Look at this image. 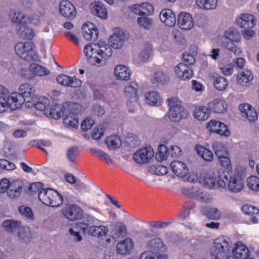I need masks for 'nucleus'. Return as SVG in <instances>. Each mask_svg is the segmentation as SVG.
Masks as SVG:
<instances>
[{"label":"nucleus","instance_id":"24","mask_svg":"<svg viewBox=\"0 0 259 259\" xmlns=\"http://www.w3.org/2000/svg\"><path fill=\"white\" fill-rule=\"evenodd\" d=\"M232 253L233 256L237 259H248L250 255L248 249L244 244L239 241L236 242Z\"/></svg>","mask_w":259,"mask_h":259},{"label":"nucleus","instance_id":"53","mask_svg":"<svg viewBox=\"0 0 259 259\" xmlns=\"http://www.w3.org/2000/svg\"><path fill=\"white\" fill-rule=\"evenodd\" d=\"M216 181L218 182V178L214 177V175L213 172L207 174L204 178L205 186L209 188H212L214 187Z\"/></svg>","mask_w":259,"mask_h":259},{"label":"nucleus","instance_id":"11","mask_svg":"<svg viewBox=\"0 0 259 259\" xmlns=\"http://www.w3.org/2000/svg\"><path fill=\"white\" fill-rule=\"evenodd\" d=\"M82 35L88 41H95L98 38L99 32L96 26L92 23L84 24L82 26Z\"/></svg>","mask_w":259,"mask_h":259},{"label":"nucleus","instance_id":"52","mask_svg":"<svg viewBox=\"0 0 259 259\" xmlns=\"http://www.w3.org/2000/svg\"><path fill=\"white\" fill-rule=\"evenodd\" d=\"M228 80L224 77H217L214 81V87L219 91H224L228 86Z\"/></svg>","mask_w":259,"mask_h":259},{"label":"nucleus","instance_id":"41","mask_svg":"<svg viewBox=\"0 0 259 259\" xmlns=\"http://www.w3.org/2000/svg\"><path fill=\"white\" fill-rule=\"evenodd\" d=\"M218 0H196V4L201 9L211 10L217 7Z\"/></svg>","mask_w":259,"mask_h":259},{"label":"nucleus","instance_id":"62","mask_svg":"<svg viewBox=\"0 0 259 259\" xmlns=\"http://www.w3.org/2000/svg\"><path fill=\"white\" fill-rule=\"evenodd\" d=\"M197 25L200 27H204L208 23V20L207 17L202 14H198L195 16Z\"/></svg>","mask_w":259,"mask_h":259},{"label":"nucleus","instance_id":"3","mask_svg":"<svg viewBox=\"0 0 259 259\" xmlns=\"http://www.w3.org/2000/svg\"><path fill=\"white\" fill-rule=\"evenodd\" d=\"M227 183H228V189L231 192H239L243 188V180L239 176H234L232 177L229 172L226 175L225 171L218 175V185L220 187H226Z\"/></svg>","mask_w":259,"mask_h":259},{"label":"nucleus","instance_id":"43","mask_svg":"<svg viewBox=\"0 0 259 259\" xmlns=\"http://www.w3.org/2000/svg\"><path fill=\"white\" fill-rule=\"evenodd\" d=\"M18 34L21 38L29 40L32 39L34 36L33 30L27 26L25 24L20 26Z\"/></svg>","mask_w":259,"mask_h":259},{"label":"nucleus","instance_id":"8","mask_svg":"<svg viewBox=\"0 0 259 259\" xmlns=\"http://www.w3.org/2000/svg\"><path fill=\"white\" fill-rule=\"evenodd\" d=\"M50 70L45 67L36 63H32L29 66V70L22 68L19 74L26 79H33L34 75L42 76L50 74Z\"/></svg>","mask_w":259,"mask_h":259},{"label":"nucleus","instance_id":"49","mask_svg":"<svg viewBox=\"0 0 259 259\" xmlns=\"http://www.w3.org/2000/svg\"><path fill=\"white\" fill-rule=\"evenodd\" d=\"M154 79L159 84H165L169 81L168 76L162 71H158L154 75Z\"/></svg>","mask_w":259,"mask_h":259},{"label":"nucleus","instance_id":"12","mask_svg":"<svg viewBox=\"0 0 259 259\" xmlns=\"http://www.w3.org/2000/svg\"><path fill=\"white\" fill-rule=\"evenodd\" d=\"M237 24L244 29H250L255 25L256 19L249 14H242L236 19Z\"/></svg>","mask_w":259,"mask_h":259},{"label":"nucleus","instance_id":"60","mask_svg":"<svg viewBox=\"0 0 259 259\" xmlns=\"http://www.w3.org/2000/svg\"><path fill=\"white\" fill-rule=\"evenodd\" d=\"M242 211L248 215L257 214L259 213L257 208L249 204H245L241 208Z\"/></svg>","mask_w":259,"mask_h":259},{"label":"nucleus","instance_id":"40","mask_svg":"<svg viewBox=\"0 0 259 259\" xmlns=\"http://www.w3.org/2000/svg\"><path fill=\"white\" fill-rule=\"evenodd\" d=\"M90 151L95 157L99 158L102 160H104L108 164L112 165L113 162L110 156L104 151L95 148H91Z\"/></svg>","mask_w":259,"mask_h":259},{"label":"nucleus","instance_id":"28","mask_svg":"<svg viewBox=\"0 0 259 259\" xmlns=\"http://www.w3.org/2000/svg\"><path fill=\"white\" fill-rule=\"evenodd\" d=\"M53 190L51 188L47 189L42 190L41 192L38 193V199L39 200L44 204L48 205H56L55 202L54 203L52 202L51 203L50 198L51 197H56L57 195L55 192H53Z\"/></svg>","mask_w":259,"mask_h":259},{"label":"nucleus","instance_id":"30","mask_svg":"<svg viewBox=\"0 0 259 259\" xmlns=\"http://www.w3.org/2000/svg\"><path fill=\"white\" fill-rule=\"evenodd\" d=\"M34 101L33 100H31V102H29L31 105H26L28 107L34 106L36 109L41 111L43 110L45 112V110H47V107L50 104L49 100L45 97H39L38 101H37V98L36 96V98H34Z\"/></svg>","mask_w":259,"mask_h":259},{"label":"nucleus","instance_id":"42","mask_svg":"<svg viewBox=\"0 0 259 259\" xmlns=\"http://www.w3.org/2000/svg\"><path fill=\"white\" fill-rule=\"evenodd\" d=\"M195 149L198 154L204 160L206 161H211L212 160L213 154L210 150L200 145H196Z\"/></svg>","mask_w":259,"mask_h":259},{"label":"nucleus","instance_id":"64","mask_svg":"<svg viewBox=\"0 0 259 259\" xmlns=\"http://www.w3.org/2000/svg\"><path fill=\"white\" fill-rule=\"evenodd\" d=\"M208 127L210 132L217 133L220 127H225V124L215 120H211L208 123Z\"/></svg>","mask_w":259,"mask_h":259},{"label":"nucleus","instance_id":"26","mask_svg":"<svg viewBox=\"0 0 259 259\" xmlns=\"http://www.w3.org/2000/svg\"><path fill=\"white\" fill-rule=\"evenodd\" d=\"M92 13L98 17L105 19L107 18L108 12L104 5L99 2H96L91 5Z\"/></svg>","mask_w":259,"mask_h":259},{"label":"nucleus","instance_id":"10","mask_svg":"<svg viewBox=\"0 0 259 259\" xmlns=\"http://www.w3.org/2000/svg\"><path fill=\"white\" fill-rule=\"evenodd\" d=\"M154 152L150 147L141 148L133 155L134 161L139 164L146 163L154 156Z\"/></svg>","mask_w":259,"mask_h":259},{"label":"nucleus","instance_id":"44","mask_svg":"<svg viewBox=\"0 0 259 259\" xmlns=\"http://www.w3.org/2000/svg\"><path fill=\"white\" fill-rule=\"evenodd\" d=\"M203 212L206 217L211 220H218L221 216V211L218 209L212 207L203 208Z\"/></svg>","mask_w":259,"mask_h":259},{"label":"nucleus","instance_id":"34","mask_svg":"<svg viewBox=\"0 0 259 259\" xmlns=\"http://www.w3.org/2000/svg\"><path fill=\"white\" fill-rule=\"evenodd\" d=\"M164 244L162 240L159 238H155L147 241L146 247L148 251L152 252H159L163 247Z\"/></svg>","mask_w":259,"mask_h":259},{"label":"nucleus","instance_id":"20","mask_svg":"<svg viewBox=\"0 0 259 259\" xmlns=\"http://www.w3.org/2000/svg\"><path fill=\"white\" fill-rule=\"evenodd\" d=\"M159 18L161 22L169 27H172L176 24V15L170 9L162 10L159 15Z\"/></svg>","mask_w":259,"mask_h":259},{"label":"nucleus","instance_id":"50","mask_svg":"<svg viewBox=\"0 0 259 259\" xmlns=\"http://www.w3.org/2000/svg\"><path fill=\"white\" fill-rule=\"evenodd\" d=\"M218 159L221 165L226 169L225 170L219 171L218 175L223 171H225L226 174L227 175V172H229L232 169L229 155L220 157L218 158Z\"/></svg>","mask_w":259,"mask_h":259},{"label":"nucleus","instance_id":"22","mask_svg":"<svg viewBox=\"0 0 259 259\" xmlns=\"http://www.w3.org/2000/svg\"><path fill=\"white\" fill-rule=\"evenodd\" d=\"M139 88L138 84L135 82H132L130 84L125 87V95L130 103L135 102L137 101Z\"/></svg>","mask_w":259,"mask_h":259},{"label":"nucleus","instance_id":"59","mask_svg":"<svg viewBox=\"0 0 259 259\" xmlns=\"http://www.w3.org/2000/svg\"><path fill=\"white\" fill-rule=\"evenodd\" d=\"M48 17L45 14H33L30 18L29 21L31 24L37 25L40 23L41 20L46 21Z\"/></svg>","mask_w":259,"mask_h":259},{"label":"nucleus","instance_id":"19","mask_svg":"<svg viewBox=\"0 0 259 259\" xmlns=\"http://www.w3.org/2000/svg\"><path fill=\"white\" fill-rule=\"evenodd\" d=\"M238 108L242 116L246 117L249 121H254L257 119V113L249 104H242L240 105Z\"/></svg>","mask_w":259,"mask_h":259},{"label":"nucleus","instance_id":"63","mask_svg":"<svg viewBox=\"0 0 259 259\" xmlns=\"http://www.w3.org/2000/svg\"><path fill=\"white\" fill-rule=\"evenodd\" d=\"M189 197L192 198H195L201 202L209 203L210 199L208 198H205L202 196V193H200L199 191H195L191 192Z\"/></svg>","mask_w":259,"mask_h":259},{"label":"nucleus","instance_id":"56","mask_svg":"<svg viewBox=\"0 0 259 259\" xmlns=\"http://www.w3.org/2000/svg\"><path fill=\"white\" fill-rule=\"evenodd\" d=\"M152 52V46L150 44L146 45L139 53V57L142 61H145L149 58Z\"/></svg>","mask_w":259,"mask_h":259},{"label":"nucleus","instance_id":"45","mask_svg":"<svg viewBox=\"0 0 259 259\" xmlns=\"http://www.w3.org/2000/svg\"><path fill=\"white\" fill-rule=\"evenodd\" d=\"M106 144L109 149H116L121 146L122 142L118 136L112 135L107 138Z\"/></svg>","mask_w":259,"mask_h":259},{"label":"nucleus","instance_id":"39","mask_svg":"<svg viewBox=\"0 0 259 259\" xmlns=\"http://www.w3.org/2000/svg\"><path fill=\"white\" fill-rule=\"evenodd\" d=\"M146 102L150 105L158 106L161 104V100L156 92H150L145 95Z\"/></svg>","mask_w":259,"mask_h":259},{"label":"nucleus","instance_id":"13","mask_svg":"<svg viewBox=\"0 0 259 259\" xmlns=\"http://www.w3.org/2000/svg\"><path fill=\"white\" fill-rule=\"evenodd\" d=\"M66 107H69V105L67 103L64 104H57L52 106L49 109L45 110V115L47 117L50 118L58 119L60 118L62 116L64 115L66 111Z\"/></svg>","mask_w":259,"mask_h":259},{"label":"nucleus","instance_id":"15","mask_svg":"<svg viewBox=\"0 0 259 259\" xmlns=\"http://www.w3.org/2000/svg\"><path fill=\"white\" fill-rule=\"evenodd\" d=\"M177 76L182 80H189L193 76V71L184 63H179L175 68Z\"/></svg>","mask_w":259,"mask_h":259},{"label":"nucleus","instance_id":"36","mask_svg":"<svg viewBox=\"0 0 259 259\" xmlns=\"http://www.w3.org/2000/svg\"><path fill=\"white\" fill-rule=\"evenodd\" d=\"M108 232V229L104 226H90L87 230V233L89 235L94 237L103 236L107 235Z\"/></svg>","mask_w":259,"mask_h":259},{"label":"nucleus","instance_id":"4","mask_svg":"<svg viewBox=\"0 0 259 259\" xmlns=\"http://www.w3.org/2000/svg\"><path fill=\"white\" fill-rule=\"evenodd\" d=\"M169 110L167 115L172 122H178L182 119H185L189 115L188 111L182 105L179 104L176 99H167Z\"/></svg>","mask_w":259,"mask_h":259},{"label":"nucleus","instance_id":"14","mask_svg":"<svg viewBox=\"0 0 259 259\" xmlns=\"http://www.w3.org/2000/svg\"><path fill=\"white\" fill-rule=\"evenodd\" d=\"M64 215L70 221L78 220L82 217V210L76 205H67L63 209Z\"/></svg>","mask_w":259,"mask_h":259},{"label":"nucleus","instance_id":"16","mask_svg":"<svg viewBox=\"0 0 259 259\" xmlns=\"http://www.w3.org/2000/svg\"><path fill=\"white\" fill-rule=\"evenodd\" d=\"M57 82L65 86L72 88H78L81 86L82 81L74 77H70L67 75L62 74L57 76Z\"/></svg>","mask_w":259,"mask_h":259},{"label":"nucleus","instance_id":"7","mask_svg":"<svg viewBox=\"0 0 259 259\" xmlns=\"http://www.w3.org/2000/svg\"><path fill=\"white\" fill-rule=\"evenodd\" d=\"M34 45L31 42H18L15 47L16 54L28 62L35 60L37 56L34 50Z\"/></svg>","mask_w":259,"mask_h":259},{"label":"nucleus","instance_id":"9","mask_svg":"<svg viewBox=\"0 0 259 259\" xmlns=\"http://www.w3.org/2000/svg\"><path fill=\"white\" fill-rule=\"evenodd\" d=\"M59 13L64 18L72 20L76 15L75 6L69 1L63 0L59 4Z\"/></svg>","mask_w":259,"mask_h":259},{"label":"nucleus","instance_id":"51","mask_svg":"<svg viewBox=\"0 0 259 259\" xmlns=\"http://www.w3.org/2000/svg\"><path fill=\"white\" fill-rule=\"evenodd\" d=\"M168 150L164 145H160L158 148V152L156 153L155 158L158 161L166 159L168 155Z\"/></svg>","mask_w":259,"mask_h":259},{"label":"nucleus","instance_id":"2","mask_svg":"<svg viewBox=\"0 0 259 259\" xmlns=\"http://www.w3.org/2000/svg\"><path fill=\"white\" fill-rule=\"evenodd\" d=\"M12 101L14 100L15 106H13L14 108H20L23 104L26 102V104H29L31 102V100L34 101V98H36L35 95V90L33 87L28 84L24 83L19 86L18 92H14L12 94Z\"/></svg>","mask_w":259,"mask_h":259},{"label":"nucleus","instance_id":"38","mask_svg":"<svg viewBox=\"0 0 259 259\" xmlns=\"http://www.w3.org/2000/svg\"><path fill=\"white\" fill-rule=\"evenodd\" d=\"M14 100L12 101V95L11 97H5V96H0V112L5 111L8 108L11 110H16L17 108H13L16 104Z\"/></svg>","mask_w":259,"mask_h":259},{"label":"nucleus","instance_id":"21","mask_svg":"<svg viewBox=\"0 0 259 259\" xmlns=\"http://www.w3.org/2000/svg\"><path fill=\"white\" fill-rule=\"evenodd\" d=\"M23 184L22 181L16 180L12 182L7 191V194L11 199L18 198L22 191Z\"/></svg>","mask_w":259,"mask_h":259},{"label":"nucleus","instance_id":"25","mask_svg":"<svg viewBox=\"0 0 259 259\" xmlns=\"http://www.w3.org/2000/svg\"><path fill=\"white\" fill-rule=\"evenodd\" d=\"M226 102L222 99L217 98L208 104V107L211 111L217 113H223L227 109Z\"/></svg>","mask_w":259,"mask_h":259},{"label":"nucleus","instance_id":"31","mask_svg":"<svg viewBox=\"0 0 259 259\" xmlns=\"http://www.w3.org/2000/svg\"><path fill=\"white\" fill-rule=\"evenodd\" d=\"M96 219L88 214H85L82 219V222H77L76 225L84 233H86L90 226H93Z\"/></svg>","mask_w":259,"mask_h":259},{"label":"nucleus","instance_id":"5","mask_svg":"<svg viewBox=\"0 0 259 259\" xmlns=\"http://www.w3.org/2000/svg\"><path fill=\"white\" fill-rule=\"evenodd\" d=\"M229 241V238L223 236L216 238L210 250L211 258L224 259L231 247Z\"/></svg>","mask_w":259,"mask_h":259},{"label":"nucleus","instance_id":"58","mask_svg":"<svg viewBox=\"0 0 259 259\" xmlns=\"http://www.w3.org/2000/svg\"><path fill=\"white\" fill-rule=\"evenodd\" d=\"M12 21L13 22L19 24L20 26H21L25 24V16L22 13H20L19 12H15L12 18Z\"/></svg>","mask_w":259,"mask_h":259},{"label":"nucleus","instance_id":"33","mask_svg":"<svg viewBox=\"0 0 259 259\" xmlns=\"http://www.w3.org/2000/svg\"><path fill=\"white\" fill-rule=\"evenodd\" d=\"M253 78V74L248 70H245L239 73L237 77L238 83L243 86H247L249 84Z\"/></svg>","mask_w":259,"mask_h":259},{"label":"nucleus","instance_id":"23","mask_svg":"<svg viewBox=\"0 0 259 259\" xmlns=\"http://www.w3.org/2000/svg\"><path fill=\"white\" fill-rule=\"evenodd\" d=\"M170 167L174 174L180 178H184L189 172L187 165L180 161H174L170 163Z\"/></svg>","mask_w":259,"mask_h":259},{"label":"nucleus","instance_id":"46","mask_svg":"<svg viewBox=\"0 0 259 259\" xmlns=\"http://www.w3.org/2000/svg\"><path fill=\"white\" fill-rule=\"evenodd\" d=\"M224 37L231 41L239 42L241 39V35L238 30L234 28H230L224 33Z\"/></svg>","mask_w":259,"mask_h":259},{"label":"nucleus","instance_id":"32","mask_svg":"<svg viewBox=\"0 0 259 259\" xmlns=\"http://www.w3.org/2000/svg\"><path fill=\"white\" fill-rule=\"evenodd\" d=\"M2 226L7 232L13 233L19 229L22 226V223L20 221L7 219L3 222Z\"/></svg>","mask_w":259,"mask_h":259},{"label":"nucleus","instance_id":"6","mask_svg":"<svg viewBox=\"0 0 259 259\" xmlns=\"http://www.w3.org/2000/svg\"><path fill=\"white\" fill-rule=\"evenodd\" d=\"M82 106L77 103L69 105L67 110L65 113V117L63 122L65 126L68 128H77L79 125L77 115L81 113Z\"/></svg>","mask_w":259,"mask_h":259},{"label":"nucleus","instance_id":"54","mask_svg":"<svg viewBox=\"0 0 259 259\" xmlns=\"http://www.w3.org/2000/svg\"><path fill=\"white\" fill-rule=\"evenodd\" d=\"M248 187L254 191H259V178L256 176H251L247 179Z\"/></svg>","mask_w":259,"mask_h":259},{"label":"nucleus","instance_id":"35","mask_svg":"<svg viewBox=\"0 0 259 259\" xmlns=\"http://www.w3.org/2000/svg\"><path fill=\"white\" fill-rule=\"evenodd\" d=\"M126 226L121 222L116 224L115 228L111 231L112 237L117 240L120 238H123L126 235Z\"/></svg>","mask_w":259,"mask_h":259},{"label":"nucleus","instance_id":"47","mask_svg":"<svg viewBox=\"0 0 259 259\" xmlns=\"http://www.w3.org/2000/svg\"><path fill=\"white\" fill-rule=\"evenodd\" d=\"M212 147L218 158L223 156H229L226 147L222 143L218 141L214 142L212 143Z\"/></svg>","mask_w":259,"mask_h":259},{"label":"nucleus","instance_id":"48","mask_svg":"<svg viewBox=\"0 0 259 259\" xmlns=\"http://www.w3.org/2000/svg\"><path fill=\"white\" fill-rule=\"evenodd\" d=\"M166 254L160 253V252L146 251L140 254L139 259H167Z\"/></svg>","mask_w":259,"mask_h":259},{"label":"nucleus","instance_id":"17","mask_svg":"<svg viewBox=\"0 0 259 259\" xmlns=\"http://www.w3.org/2000/svg\"><path fill=\"white\" fill-rule=\"evenodd\" d=\"M134 249V243L130 238H126L116 245L117 252L123 255L129 254Z\"/></svg>","mask_w":259,"mask_h":259},{"label":"nucleus","instance_id":"27","mask_svg":"<svg viewBox=\"0 0 259 259\" xmlns=\"http://www.w3.org/2000/svg\"><path fill=\"white\" fill-rule=\"evenodd\" d=\"M18 239L21 243L28 244L32 239V234L29 228L25 226H21L18 230L17 233Z\"/></svg>","mask_w":259,"mask_h":259},{"label":"nucleus","instance_id":"57","mask_svg":"<svg viewBox=\"0 0 259 259\" xmlns=\"http://www.w3.org/2000/svg\"><path fill=\"white\" fill-rule=\"evenodd\" d=\"M137 22L141 27L149 29L152 26L153 20L146 17H141L138 18Z\"/></svg>","mask_w":259,"mask_h":259},{"label":"nucleus","instance_id":"18","mask_svg":"<svg viewBox=\"0 0 259 259\" xmlns=\"http://www.w3.org/2000/svg\"><path fill=\"white\" fill-rule=\"evenodd\" d=\"M178 24L182 29H190L194 25L192 17L189 13L182 12L178 16Z\"/></svg>","mask_w":259,"mask_h":259},{"label":"nucleus","instance_id":"37","mask_svg":"<svg viewBox=\"0 0 259 259\" xmlns=\"http://www.w3.org/2000/svg\"><path fill=\"white\" fill-rule=\"evenodd\" d=\"M210 109L205 106H198L194 111V116L199 120H205L210 115Z\"/></svg>","mask_w":259,"mask_h":259},{"label":"nucleus","instance_id":"29","mask_svg":"<svg viewBox=\"0 0 259 259\" xmlns=\"http://www.w3.org/2000/svg\"><path fill=\"white\" fill-rule=\"evenodd\" d=\"M131 73L130 70L126 66L122 65H117L115 68V75L119 80H127L130 79Z\"/></svg>","mask_w":259,"mask_h":259},{"label":"nucleus","instance_id":"1","mask_svg":"<svg viewBox=\"0 0 259 259\" xmlns=\"http://www.w3.org/2000/svg\"><path fill=\"white\" fill-rule=\"evenodd\" d=\"M126 38V33L122 29L115 28L109 38L108 42L110 46L105 42L87 45L84 47L83 52L88 61L92 65L103 66L112 54L111 47L115 49L121 48Z\"/></svg>","mask_w":259,"mask_h":259},{"label":"nucleus","instance_id":"61","mask_svg":"<svg viewBox=\"0 0 259 259\" xmlns=\"http://www.w3.org/2000/svg\"><path fill=\"white\" fill-rule=\"evenodd\" d=\"M0 168L6 170H12L16 168L15 165L6 159H0Z\"/></svg>","mask_w":259,"mask_h":259},{"label":"nucleus","instance_id":"55","mask_svg":"<svg viewBox=\"0 0 259 259\" xmlns=\"http://www.w3.org/2000/svg\"><path fill=\"white\" fill-rule=\"evenodd\" d=\"M44 184L41 182H35L31 184L28 188V193L30 195H34L39 193L43 189Z\"/></svg>","mask_w":259,"mask_h":259}]
</instances>
